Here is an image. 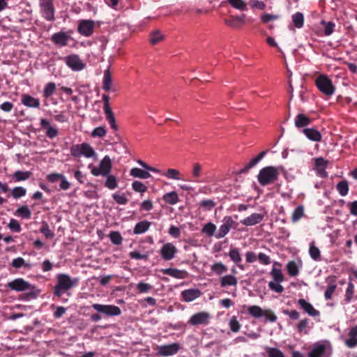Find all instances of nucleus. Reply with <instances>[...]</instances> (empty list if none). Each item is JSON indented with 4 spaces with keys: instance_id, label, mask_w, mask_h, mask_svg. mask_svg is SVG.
Masks as SVG:
<instances>
[{
    "instance_id": "2f4dec72",
    "label": "nucleus",
    "mask_w": 357,
    "mask_h": 357,
    "mask_svg": "<svg viewBox=\"0 0 357 357\" xmlns=\"http://www.w3.org/2000/svg\"><path fill=\"white\" fill-rule=\"evenodd\" d=\"M130 174L135 178H139L142 179H146L151 177V175L148 171H145L137 167L131 169Z\"/></svg>"
},
{
    "instance_id": "8fccbe9b",
    "label": "nucleus",
    "mask_w": 357,
    "mask_h": 357,
    "mask_svg": "<svg viewBox=\"0 0 357 357\" xmlns=\"http://www.w3.org/2000/svg\"><path fill=\"white\" fill-rule=\"evenodd\" d=\"M26 188L21 187V186L15 187L11 190L12 197L16 199H20L22 197H24L26 195Z\"/></svg>"
},
{
    "instance_id": "09e8293b",
    "label": "nucleus",
    "mask_w": 357,
    "mask_h": 357,
    "mask_svg": "<svg viewBox=\"0 0 357 357\" xmlns=\"http://www.w3.org/2000/svg\"><path fill=\"white\" fill-rule=\"evenodd\" d=\"M162 176L174 180H180L181 179L180 177L181 173L178 170L176 169H168L166 172L162 174Z\"/></svg>"
},
{
    "instance_id": "5701e85b",
    "label": "nucleus",
    "mask_w": 357,
    "mask_h": 357,
    "mask_svg": "<svg viewBox=\"0 0 357 357\" xmlns=\"http://www.w3.org/2000/svg\"><path fill=\"white\" fill-rule=\"evenodd\" d=\"M40 124L43 129L46 130V135L48 138L53 139L58 135V130L51 126L48 120L45 119H41Z\"/></svg>"
},
{
    "instance_id": "774afa93",
    "label": "nucleus",
    "mask_w": 357,
    "mask_h": 357,
    "mask_svg": "<svg viewBox=\"0 0 357 357\" xmlns=\"http://www.w3.org/2000/svg\"><path fill=\"white\" fill-rule=\"evenodd\" d=\"M132 188L135 192L141 193L144 192L147 190L146 186L139 181H135L132 183Z\"/></svg>"
},
{
    "instance_id": "0e129e2a",
    "label": "nucleus",
    "mask_w": 357,
    "mask_h": 357,
    "mask_svg": "<svg viewBox=\"0 0 357 357\" xmlns=\"http://www.w3.org/2000/svg\"><path fill=\"white\" fill-rule=\"evenodd\" d=\"M266 353L268 357H284V354L278 348L268 347Z\"/></svg>"
},
{
    "instance_id": "e433bc0d",
    "label": "nucleus",
    "mask_w": 357,
    "mask_h": 357,
    "mask_svg": "<svg viewBox=\"0 0 357 357\" xmlns=\"http://www.w3.org/2000/svg\"><path fill=\"white\" fill-rule=\"evenodd\" d=\"M264 310L258 305H252L248 307V312L255 319H259L263 317Z\"/></svg>"
},
{
    "instance_id": "cd10ccee",
    "label": "nucleus",
    "mask_w": 357,
    "mask_h": 357,
    "mask_svg": "<svg viewBox=\"0 0 357 357\" xmlns=\"http://www.w3.org/2000/svg\"><path fill=\"white\" fill-rule=\"evenodd\" d=\"M311 123V119L304 114H298L295 118V126L297 128H304Z\"/></svg>"
},
{
    "instance_id": "c756f323",
    "label": "nucleus",
    "mask_w": 357,
    "mask_h": 357,
    "mask_svg": "<svg viewBox=\"0 0 357 357\" xmlns=\"http://www.w3.org/2000/svg\"><path fill=\"white\" fill-rule=\"evenodd\" d=\"M151 225V222L143 220L137 222L133 229L135 234H142L147 231Z\"/></svg>"
},
{
    "instance_id": "a878e982",
    "label": "nucleus",
    "mask_w": 357,
    "mask_h": 357,
    "mask_svg": "<svg viewBox=\"0 0 357 357\" xmlns=\"http://www.w3.org/2000/svg\"><path fill=\"white\" fill-rule=\"evenodd\" d=\"M21 102L24 105L28 107L39 108L40 105L39 99L35 98L28 94H23L22 96Z\"/></svg>"
},
{
    "instance_id": "052dcab7",
    "label": "nucleus",
    "mask_w": 357,
    "mask_h": 357,
    "mask_svg": "<svg viewBox=\"0 0 357 357\" xmlns=\"http://www.w3.org/2000/svg\"><path fill=\"white\" fill-rule=\"evenodd\" d=\"M112 198L118 204L121 205L126 204L128 202L124 193H114L112 195Z\"/></svg>"
},
{
    "instance_id": "f03ea898",
    "label": "nucleus",
    "mask_w": 357,
    "mask_h": 357,
    "mask_svg": "<svg viewBox=\"0 0 357 357\" xmlns=\"http://www.w3.org/2000/svg\"><path fill=\"white\" fill-rule=\"evenodd\" d=\"M278 176V168L273 166H268L259 171L257 180L261 185L266 186L277 181Z\"/></svg>"
},
{
    "instance_id": "a211bd4d",
    "label": "nucleus",
    "mask_w": 357,
    "mask_h": 357,
    "mask_svg": "<svg viewBox=\"0 0 357 357\" xmlns=\"http://www.w3.org/2000/svg\"><path fill=\"white\" fill-rule=\"evenodd\" d=\"M245 17L244 14L241 16L231 15L224 19V22L233 29H240L245 24Z\"/></svg>"
},
{
    "instance_id": "0eeeda50",
    "label": "nucleus",
    "mask_w": 357,
    "mask_h": 357,
    "mask_svg": "<svg viewBox=\"0 0 357 357\" xmlns=\"http://www.w3.org/2000/svg\"><path fill=\"white\" fill-rule=\"evenodd\" d=\"M91 307L98 312L102 313L107 317L119 316L121 314L120 307L114 305L94 303Z\"/></svg>"
},
{
    "instance_id": "4468645a",
    "label": "nucleus",
    "mask_w": 357,
    "mask_h": 357,
    "mask_svg": "<svg viewBox=\"0 0 357 357\" xmlns=\"http://www.w3.org/2000/svg\"><path fill=\"white\" fill-rule=\"evenodd\" d=\"M67 66L74 71H79L84 69L85 64L81 61L79 56L77 54H70L64 58Z\"/></svg>"
},
{
    "instance_id": "864d4df0",
    "label": "nucleus",
    "mask_w": 357,
    "mask_h": 357,
    "mask_svg": "<svg viewBox=\"0 0 357 357\" xmlns=\"http://www.w3.org/2000/svg\"><path fill=\"white\" fill-rule=\"evenodd\" d=\"M227 2L234 8L245 10L247 9V4L243 0H227Z\"/></svg>"
},
{
    "instance_id": "f8f14e48",
    "label": "nucleus",
    "mask_w": 357,
    "mask_h": 357,
    "mask_svg": "<svg viewBox=\"0 0 357 357\" xmlns=\"http://www.w3.org/2000/svg\"><path fill=\"white\" fill-rule=\"evenodd\" d=\"M180 349V344L174 342L170 344L160 345L157 347V354L158 356H173Z\"/></svg>"
},
{
    "instance_id": "9d476101",
    "label": "nucleus",
    "mask_w": 357,
    "mask_h": 357,
    "mask_svg": "<svg viewBox=\"0 0 357 357\" xmlns=\"http://www.w3.org/2000/svg\"><path fill=\"white\" fill-rule=\"evenodd\" d=\"M95 22L92 20H82L79 22L77 31L85 37L91 36L94 31Z\"/></svg>"
},
{
    "instance_id": "2eb2a0df",
    "label": "nucleus",
    "mask_w": 357,
    "mask_h": 357,
    "mask_svg": "<svg viewBox=\"0 0 357 357\" xmlns=\"http://www.w3.org/2000/svg\"><path fill=\"white\" fill-rule=\"evenodd\" d=\"M210 314L206 312H200L194 314L188 320L192 326L207 325L209 323Z\"/></svg>"
},
{
    "instance_id": "c03bdc74",
    "label": "nucleus",
    "mask_w": 357,
    "mask_h": 357,
    "mask_svg": "<svg viewBox=\"0 0 357 357\" xmlns=\"http://www.w3.org/2000/svg\"><path fill=\"white\" fill-rule=\"evenodd\" d=\"M292 21H293L294 25L296 28L301 29L303 26V22H304L303 15L300 12L296 13L295 14H294L292 15Z\"/></svg>"
},
{
    "instance_id": "ddd939ff",
    "label": "nucleus",
    "mask_w": 357,
    "mask_h": 357,
    "mask_svg": "<svg viewBox=\"0 0 357 357\" xmlns=\"http://www.w3.org/2000/svg\"><path fill=\"white\" fill-rule=\"evenodd\" d=\"M6 287L15 291H24L32 288V284L23 278H16L7 283Z\"/></svg>"
},
{
    "instance_id": "412c9836",
    "label": "nucleus",
    "mask_w": 357,
    "mask_h": 357,
    "mask_svg": "<svg viewBox=\"0 0 357 357\" xmlns=\"http://www.w3.org/2000/svg\"><path fill=\"white\" fill-rule=\"evenodd\" d=\"M320 25L321 27L316 31L318 36H330L334 31L335 24L332 22L322 20Z\"/></svg>"
},
{
    "instance_id": "4d7b16f0",
    "label": "nucleus",
    "mask_w": 357,
    "mask_h": 357,
    "mask_svg": "<svg viewBox=\"0 0 357 357\" xmlns=\"http://www.w3.org/2000/svg\"><path fill=\"white\" fill-rule=\"evenodd\" d=\"M309 324V319H303L301 320L297 324L296 328L298 333H307L308 331H307V328H308Z\"/></svg>"
},
{
    "instance_id": "3c124183",
    "label": "nucleus",
    "mask_w": 357,
    "mask_h": 357,
    "mask_svg": "<svg viewBox=\"0 0 357 357\" xmlns=\"http://www.w3.org/2000/svg\"><path fill=\"white\" fill-rule=\"evenodd\" d=\"M354 284L350 281L347 284L346 289L344 301L346 303H349L354 298Z\"/></svg>"
},
{
    "instance_id": "58836bf2",
    "label": "nucleus",
    "mask_w": 357,
    "mask_h": 357,
    "mask_svg": "<svg viewBox=\"0 0 357 357\" xmlns=\"http://www.w3.org/2000/svg\"><path fill=\"white\" fill-rule=\"evenodd\" d=\"M216 230V226L212 222H208L204 225L202 229V233L204 234L208 237L215 236Z\"/></svg>"
},
{
    "instance_id": "e2e57ef3",
    "label": "nucleus",
    "mask_w": 357,
    "mask_h": 357,
    "mask_svg": "<svg viewBox=\"0 0 357 357\" xmlns=\"http://www.w3.org/2000/svg\"><path fill=\"white\" fill-rule=\"evenodd\" d=\"M40 232L43 233L47 238H52L54 236V232L50 229L48 224L45 222H43L42 223Z\"/></svg>"
},
{
    "instance_id": "f3484780",
    "label": "nucleus",
    "mask_w": 357,
    "mask_h": 357,
    "mask_svg": "<svg viewBox=\"0 0 357 357\" xmlns=\"http://www.w3.org/2000/svg\"><path fill=\"white\" fill-rule=\"evenodd\" d=\"M176 247L171 243H167L160 249V255L166 261L172 259L176 252Z\"/></svg>"
},
{
    "instance_id": "bf43d9fd",
    "label": "nucleus",
    "mask_w": 357,
    "mask_h": 357,
    "mask_svg": "<svg viewBox=\"0 0 357 357\" xmlns=\"http://www.w3.org/2000/svg\"><path fill=\"white\" fill-rule=\"evenodd\" d=\"M11 265L15 268H20L22 266L29 268L30 264H26L24 259L22 257H17L12 261Z\"/></svg>"
},
{
    "instance_id": "603ef678",
    "label": "nucleus",
    "mask_w": 357,
    "mask_h": 357,
    "mask_svg": "<svg viewBox=\"0 0 357 357\" xmlns=\"http://www.w3.org/2000/svg\"><path fill=\"white\" fill-rule=\"evenodd\" d=\"M164 39V36L158 30L152 32L150 35L149 41L152 45H155Z\"/></svg>"
},
{
    "instance_id": "7c9ffc66",
    "label": "nucleus",
    "mask_w": 357,
    "mask_h": 357,
    "mask_svg": "<svg viewBox=\"0 0 357 357\" xmlns=\"http://www.w3.org/2000/svg\"><path fill=\"white\" fill-rule=\"evenodd\" d=\"M237 284V278L231 275H225L220 279V286L222 287H227L228 286H236Z\"/></svg>"
},
{
    "instance_id": "13d9d810",
    "label": "nucleus",
    "mask_w": 357,
    "mask_h": 357,
    "mask_svg": "<svg viewBox=\"0 0 357 357\" xmlns=\"http://www.w3.org/2000/svg\"><path fill=\"white\" fill-rule=\"evenodd\" d=\"M304 208L303 206H298L295 208L292 213L291 220L292 222H297L299 220L303 215Z\"/></svg>"
},
{
    "instance_id": "7ed1b4c3",
    "label": "nucleus",
    "mask_w": 357,
    "mask_h": 357,
    "mask_svg": "<svg viewBox=\"0 0 357 357\" xmlns=\"http://www.w3.org/2000/svg\"><path fill=\"white\" fill-rule=\"evenodd\" d=\"M91 169V173L95 176H106L110 174L112 168V160L108 155H105L100 162L98 166H93L92 164L89 165Z\"/></svg>"
},
{
    "instance_id": "338daca9",
    "label": "nucleus",
    "mask_w": 357,
    "mask_h": 357,
    "mask_svg": "<svg viewBox=\"0 0 357 357\" xmlns=\"http://www.w3.org/2000/svg\"><path fill=\"white\" fill-rule=\"evenodd\" d=\"M35 289L36 287L33 285H32V288L31 289L26 290L29 291L27 293H25L22 295V298L26 301L36 298L38 293L36 291Z\"/></svg>"
},
{
    "instance_id": "f257e3e1",
    "label": "nucleus",
    "mask_w": 357,
    "mask_h": 357,
    "mask_svg": "<svg viewBox=\"0 0 357 357\" xmlns=\"http://www.w3.org/2000/svg\"><path fill=\"white\" fill-rule=\"evenodd\" d=\"M79 279L78 278H71L65 273L56 275V284L53 288L54 296L61 298V296L73 287L78 285Z\"/></svg>"
},
{
    "instance_id": "bb28decb",
    "label": "nucleus",
    "mask_w": 357,
    "mask_h": 357,
    "mask_svg": "<svg viewBox=\"0 0 357 357\" xmlns=\"http://www.w3.org/2000/svg\"><path fill=\"white\" fill-rule=\"evenodd\" d=\"M349 338L345 340V344L349 348H354L357 346V325L352 327L349 333Z\"/></svg>"
},
{
    "instance_id": "c9c22d12",
    "label": "nucleus",
    "mask_w": 357,
    "mask_h": 357,
    "mask_svg": "<svg viewBox=\"0 0 357 357\" xmlns=\"http://www.w3.org/2000/svg\"><path fill=\"white\" fill-rule=\"evenodd\" d=\"M16 216L20 217L22 219H30L31 217V211L27 206H22L18 208L15 213Z\"/></svg>"
},
{
    "instance_id": "37998d69",
    "label": "nucleus",
    "mask_w": 357,
    "mask_h": 357,
    "mask_svg": "<svg viewBox=\"0 0 357 357\" xmlns=\"http://www.w3.org/2000/svg\"><path fill=\"white\" fill-rule=\"evenodd\" d=\"M56 91V84L54 82H48L44 87L43 96L45 98L52 96Z\"/></svg>"
},
{
    "instance_id": "aec40b11",
    "label": "nucleus",
    "mask_w": 357,
    "mask_h": 357,
    "mask_svg": "<svg viewBox=\"0 0 357 357\" xmlns=\"http://www.w3.org/2000/svg\"><path fill=\"white\" fill-rule=\"evenodd\" d=\"M202 293L198 289H188L181 291L182 301L184 302H191L199 298Z\"/></svg>"
},
{
    "instance_id": "423d86ee",
    "label": "nucleus",
    "mask_w": 357,
    "mask_h": 357,
    "mask_svg": "<svg viewBox=\"0 0 357 357\" xmlns=\"http://www.w3.org/2000/svg\"><path fill=\"white\" fill-rule=\"evenodd\" d=\"M70 151V154L75 158H79L81 155H84L86 158H92L96 154L91 146L85 142L81 144L73 145Z\"/></svg>"
},
{
    "instance_id": "393cba45",
    "label": "nucleus",
    "mask_w": 357,
    "mask_h": 357,
    "mask_svg": "<svg viewBox=\"0 0 357 357\" xmlns=\"http://www.w3.org/2000/svg\"><path fill=\"white\" fill-rule=\"evenodd\" d=\"M161 272L163 274L172 276L177 279H185L188 275L185 271L178 270L177 268H173L162 269Z\"/></svg>"
},
{
    "instance_id": "6e6d98bb",
    "label": "nucleus",
    "mask_w": 357,
    "mask_h": 357,
    "mask_svg": "<svg viewBox=\"0 0 357 357\" xmlns=\"http://www.w3.org/2000/svg\"><path fill=\"white\" fill-rule=\"evenodd\" d=\"M109 236L113 244L116 245L121 244L123 238L119 231H111Z\"/></svg>"
},
{
    "instance_id": "20e7f679",
    "label": "nucleus",
    "mask_w": 357,
    "mask_h": 357,
    "mask_svg": "<svg viewBox=\"0 0 357 357\" xmlns=\"http://www.w3.org/2000/svg\"><path fill=\"white\" fill-rule=\"evenodd\" d=\"M317 89L325 96H331L335 92L332 81L326 75H320L315 80Z\"/></svg>"
},
{
    "instance_id": "473e14b6",
    "label": "nucleus",
    "mask_w": 357,
    "mask_h": 357,
    "mask_svg": "<svg viewBox=\"0 0 357 357\" xmlns=\"http://www.w3.org/2000/svg\"><path fill=\"white\" fill-rule=\"evenodd\" d=\"M229 256L231 261H233L241 269H243V266L240 264L242 261L241 254L237 248H232L229 252Z\"/></svg>"
},
{
    "instance_id": "69168bd1",
    "label": "nucleus",
    "mask_w": 357,
    "mask_h": 357,
    "mask_svg": "<svg viewBox=\"0 0 357 357\" xmlns=\"http://www.w3.org/2000/svg\"><path fill=\"white\" fill-rule=\"evenodd\" d=\"M263 317H265L266 321L275 322L277 321V316L271 309H266L264 310Z\"/></svg>"
},
{
    "instance_id": "de8ad7c7",
    "label": "nucleus",
    "mask_w": 357,
    "mask_h": 357,
    "mask_svg": "<svg viewBox=\"0 0 357 357\" xmlns=\"http://www.w3.org/2000/svg\"><path fill=\"white\" fill-rule=\"evenodd\" d=\"M298 304L306 313L310 316H312V305L303 298L298 299Z\"/></svg>"
},
{
    "instance_id": "79ce46f5",
    "label": "nucleus",
    "mask_w": 357,
    "mask_h": 357,
    "mask_svg": "<svg viewBox=\"0 0 357 357\" xmlns=\"http://www.w3.org/2000/svg\"><path fill=\"white\" fill-rule=\"evenodd\" d=\"M105 114V119L109 123L110 127L114 130H117L119 129V127L117 124L116 123V119L114 117V114L112 112V110L106 111L104 112Z\"/></svg>"
},
{
    "instance_id": "39448f33",
    "label": "nucleus",
    "mask_w": 357,
    "mask_h": 357,
    "mask_svg": "<svg viewBox=\"0 0 357 357\" xmlns=\"http://www.w3.org/2000/svg\"><path fill=\"white\" fill-rule=\"evenodd\" d=\"M238 225V223L235 222L231 216H225L222 220V224L215 234V237L217 239L224 238L231 229H236Z\"/></svg>"
},
{
    "instance_id": "5fc2aeb1",
    "label": "nucleus",
    "mask_w": 357,
    "mask_h": 357,
    "mask_svg": "<svg viewBox=\"0 0 357 357\" xmlns=\"http://www.w3.org/2000/svg\"><path fill=\"white\" fill-rule=\"evenodd\" d=\"M229 326L232 332L237 333L240 331L241 325L237 320L236 317L233 316L229 322Z\"/></svg>"
},
{
    "instance_id": "f704fd0d",
    "label": "nucleus",
    "mask_w": 357,
    "mask_h": 357,
    "mask_svg": "<svg viewBox=\"0 0 357 357\" xmlns=\"http://www.w3.org/2000/svg\"><path fill=\"white\" fill-rule=\"evenodd\" d=\"M31 176V172L29 171H16L13 174V178L15 182H20L28 180Z\"/></svg>"
},
{
    "instance_id": "680f3d73",
    "label": "nucleus",
    "mask_w": 357,
    "mask_h": 357,
    "mask_svg": "<svg viewBox=\"0 0 357 357\" xmlns=\"http://www.w3.org/2000/svg\"><path fill=\"white\" fill-rule=\"evenodd\" d=\"M287 269L288 274L291 276H296L298 273V266L294 261L288 262Z\"/></svg>"
},
{
    "instance_id": "4be33fe9",
    "label": "nucleus",
    "mask_w": 357,
    "mask_h": 357,
    "mask_svg": "<svg viewBox=\"0 0 357 357\" xmlns=\"http://www.w3.org/2000/svg\"><path fill=\"white\" fill-rule=\"evenodd\" d=\"M261 213H252L250 216L241 220V223L245 226H253L260 223L264 219Z\"/></svg>"
},
{
    "instance_id": "dca6fc26",
    "label": "nucleus",
    "mask_w": 357,
    "mask_h": 357,
    "mask_svg": "<svg viewBox=\"0 0 357 357\" xmlns=\"http://www.w3.org/2000/svg\"><path fill=\"white\" fill-rule=\"evenodd\" d=\"M329 164V161L325 160L323 158H317L314 160V166L315 170L317 172V174L321 178H327L328 173L326 171V169Z\"/></svg>"
},
{
    "instance_id": "ea45409f",
    "label": "nucleus",
    "mask_w": 357,
    "mask_h": 357,
    "mask_svg": "<svg viewBox=\"0 0 357 357\" xmlns=\"http://www.w3.org/2000/svg\"><path fill=\"white\" fill-rule=\"evenodd\" d=\"M336 189L341 196H346L348 194L349 189L348 181L347 180L340 181L336 185Z\"/></svg>"
},
{
    "instance_id": "6e6552de",
    "label": "nucleus",
    "mask_w": 357,
    "mask_h": 357,
    "mask_svg": "<svg viewBox=\"0 0 357 357\" xmlns=\"http://www.w3.org/2000/svg\"><path fill=\"white\" fill-rule=\"evenodd\" d=\"M40 6L42 16L49 22L55 20V8L53 4V0H40Z\"/></svg>"
},
{
    "instance_id": "9b49d317",
    "label": "nucleus",
    "mask_w": 357,
    "mask_h": 357,
    "mask_svg": "<svg viewBox=\"0 0 357 357\" xmlns=\"http://www.w3.org/2000/svg\"><path fill=\"white\" fill-rule=\"evenodd\" d=\"M71 33V31L64 32L62 31L54 33L51 36V41L58 47H66L68 45L69 40L72 39Z\"/></svg>"
},
{
    "instance_id": "1a4fd4ad",
    "label": "nucleus",
    "mask_w": 357,
    "mask_h": 357,
    "mask_svg": "<svg viewBox=\"0 0 357 357\" xmlns=\"http://www.w3.org/2000/svg\"><path fill=\"white\" fill-rule=\"evenodd\" d=\"M332 354L331 344L328 341L314 344V357H330Z\"/></svg>"
},
{
    "instance_id": "c85d7f7f",
    "label": "nucleus",
    "mask_w": 357,
    "mask_h": 357,
    "mask_svg": "<svg viewBox=\"0 0 357 357\" xmlns=\"http://www.w3.org/2000/svg\"><path fill=\"white\" fill-rule=\"evenodd\" d=\"M266 154V151L261 152L256 158H252L239 172L241 174H245L253 167H255Z\"/></svg>"
},
{
    "instance_id": "a18cd8bd",
    "label": "nucleus",
    "mask_w": 357,
    "mask_h": 357,
    "mask_svg": "<svg viewBox=\"0 0 357 357\" xmlns=\"http://www.w3.org/2000/svg\"><path fill=\"white\" fill-rule=\"evenodd\" d=\"M211 271L217 275H221L227 271V267L222 262H216L211 266Z\"/></svg>"
},
{
    "instance_id": "6ab92c4d",
    "label": "nucleus",
    "mask_w": 357,
    "mask_h": 357,
    "mask_svg": "<svg viewBox=\"0 0 357 357\" xmlns=\"http://www.w3.org/2000/svg\"><path fill=\"white\" fill-rule=\"evenodd\" d=\"M326 283L327 287L324 293V296L326 300H331L337 288L336 277L333 275L328 277Z\"/></svg>"
},
{
    "instance_id": "49530a36",
    "label": "nucleus",
    "mask_w": 357,
    "mask_h": 357,
    "mask_svg": "<svg viewBox=\"0 0 357 357\" xmlns=\"http://www.w3.org/2000/svg\"><path fill=\"white\" fill-rule=\"evenodd\" d=\"M215 205L216 203L213 199H204L199 203V208L204 211H211Z\"/></svg>"
},
{
    "instance_id": "4c0bfd02",
    "label": "nucleus",
    "mask_w": 357,
    "mask_h": 357,
    "mask_svg": "<svg viewBox=\"0 0 357 357\" xmlns=\"http://www.w3.org/2000/svg\"><path fill=\"white\" fill-rule=\"evenodd\" d=\"M105 177L106 181L105 182V186L107 188L114 190L118 187V181L115 176L109 174Z\"/></svg>"
},
{
    "instance_id": "a19ab883",
    "label": "nucleus",
    "mask_w": 357,
    "mask_h": 357,
    "mask_svg": "<svg viewBox=\"0 0 357 357\" xmlns=\"http://www.w3.org/2000/svg\"><path fill=\"white\" fill-rule=\"evenodd\" d=\"M163 200L165 203L169 204H176L179 199L176 192L173 191L171 192L166 193L163 195Z\"/></svg>"
},
{
    "instance_id": "72a5a7b5",
    "label": "nucleus",
    "mask_w": 357,
    "mask_h": 357,
    "mask_svg": "<svg viewBox=\"0 0 357 357\" xmlns=\"http://www.w3.org/2000/svg\"><path fill=\"white\" fill-rule=\"evenodd\" d=\"M276 266H280V264L278 262L274 263L271 275L274 281L276 282H282L284 280V275L280 268H275Z\"/></svg>"
},
{
    "instance_id": "b1692460",
    "label": "nucleus",
    "mask_w": 357,
    "mask_h": 357,
    "mask_svg": "<svg viewBox=\"0 0 357 357\" xmlns=\"http://www.w3.org/2000/svg\"><path fill=\"white\" fill-rule=\"evenodd\" d=\"M102 88L106 92H109L110 91H116L112 86V73L109 68L104 71Z\"/></svg>"
}]
</instances>
